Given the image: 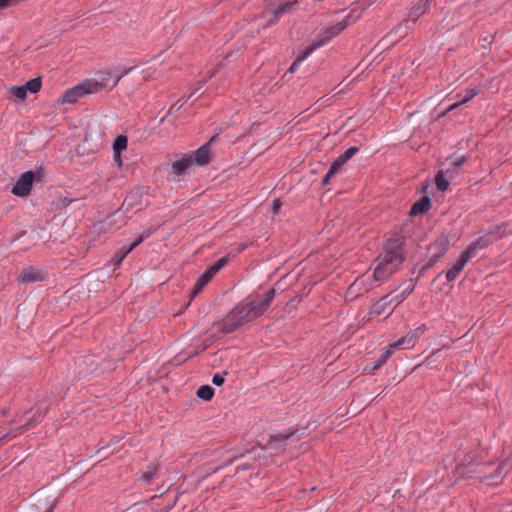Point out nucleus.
<instances>
[{"mask_svg": "<svg viewBox=\"0 0 512 512\" xmlns=\"http://www.w3.org/2000/svg\"><path fill=\"white\" fill-rule=\"evenodd\" d=\"M298 2L297 0L280 3L277 7H271L263 12V18H266V23L262 25V28H267L276 23L279 18L291 11L296 9Z\"/></svg>", "mask_w": 512, "mask_h": 512, "instance_id": "obj_6", "label": "nucleus"}, {"mask_svg": "<svg viewBox=\"0 0 512 512\" xmlns=\"http://www.w3.org/2000/svg\"><path fill=\"white\" fill-rule=\"evenodd\" d=\"M158 466L156 464H149L141 475V479L146 483H151L157 476Z\"/></svg>", "mask_w": 512, "mask_h": 512, "instance_id": "obj_23", "label": "nucleus"}, {"mask_svg": "<svg viewBox=\"0 0 512 512\" xmlns=\"http://www.w3.org/2000/svg\"><path fill=\"white\" fill-rule=\"evenodd\" d=\"M430 3L431 0H419V2L410 10L409 19L414 22L417 21L419 17L427 11Z\"/></svg>", "mask_w": 512, "mask_h": 512, "instance_id": "obj_18", "label": "nucleus"}, {"mask_svg": "<svg viewBox=\"0 0 512 512\" xmlns=\"http://www.w3.org/2000/svg\"><path fill=\"white\" fill-rule=\"evenodd\" d=\"M296 433H297V431H290L288 433L283 432V433H279L276 435H272V436H270L268 445L271 449H274V450L282 448L283 443H285L287 440L292 438Z\"/></svg>", "mask_w": 512, "mask_h": 512, "instance_id": "obj_17", "label": "nucleus"}, {"mask_svg": "<svg viewBox=\"0 0 512 512\" xmlns=\"http://www.w3.org/2000/svg\"><path fill=\"white\" fill-rule=\"evenodd\" d=\"M470 260L461 253L456 263L446 272V279L454 281Z\"/></svg>", "mask_w": 512, "mask_h": 512, "instance_id": "obj_14", "label": "nucleus"}, {"mask_svg": "<svg viewBox=\"0 0 512 512\" xmlns=\"http://www.w3.org/2000/svg\"><path fill=\"white\" fill-rule=\"evenodd\" d=\"M120 155H121V154H118V156H117V155L114 153V160H115L116 162H118L119 164H121V156H120Z\"/></svg>", "mask_w": 512, "mask_h": 512, "instance_id": "obj_43", "label": "nucleus"}, {"mask_svg": "<svg viewBox=\"0 0 512 512\" xmlns=\"http://www.w3.org/2000/svg\"><path fill=\"white\" fill-rule=\"evenodd\" d=\"M465 162H466V158L464 156H461V157L457 158L456 160L452 161L451 166L454 169H457L460 166H462Z\"/></svg>", "mask_w": 512, "mask_h": 512, "instance_id": "obj_39", "label": "nucleus"}, {"mask_svg": "<svg viewBox=\"0 0 512 512\" xmlns=\"http://www.w3.org/2000/svg\"><path fill=\"white\" fill-rule=\"evenodd\" d=\"M215 274L216 273H214L211 270V268H208L198 280H200L202 283L207 285L208 282L214 277Z\"/></svg>", "mask_w": 512, "mask_h": 512, "instance_id": "obj_35", "label": "nucleus"}, {"mask_svg": "<svg viewBox=\"0 0 512 512\" xmlns=\"http://www.w3.org/2000/svg\"><path fill=\"white\" fill-rule=\"evenodd\" d=\"M193 165V155L184 154L180 159L172 163V171L175 175H182L188 168Z\"/></svg>", "mask_w": 512, "mask_h": 512, "instance_id": "obj_13", "label": "nucleus"}, {"mask_svg": "<svg viewBox=\"0 0 512 512\" xmlns=\"http://www.w3.org/2000/svg\"><path fill=\"white\" fill-rule=\"evenodd\" d=\"M227 263V259L225 257L219 259L214 265H212L210 268L214 273H217L219 270H221Z\"/></svg>", "mask_w": 512, "mask_h": 512, "instance_id": "obj_36", "label": "nucleus"}, {"mask_svg": "<svg viewBox=\"0 0 512 512\" xmlns=\"http://www.w3.org/2000/svg\"><path fill=\"white\" fill-rule=\"evenodd\" d=\"M473 242L476 245V247H478L480 250H483L490 245V243L492 242V239L489 236V234L485 233L484 235L480 236L478 239H476Z\"/></svg>", "mask_w": 512, "mask_h": 512, "instance_id": "obj_32", "label": "nucleus"}, {"mask_svg": "<svg viewBox=\"0 0 512 512\" xmlns=\"http://www.w3.org/2000/svg\"><path fill=\"white\" fill-rule=\"evenodd\" d=\"M435 183L440 191H446L449 187V181L445 177V172L443 170H440L436 177H435Z\"/></svg>", "mask_w": 512, "mask_h": 512, "instance_id": "obj_29", "label": "nucleus"}, {"mask_svg": "<svg viewBox=\"0 0 512 512\" xmlns=\"http://www.w3.org/2000/svg\"><path fill=\"white\" fill-rule=\"evenodd\" d=\"M149 236V232H143L139 238H137L132 244H130L126 248H120L114 257L112 258V261L116 266H119L122 261L125 259V257L135 248L137 247L141 242H143L147 237Z\"/></svg>", "mask_w": 512, "mask_h": 512, "instance_id": "obj_12", "label": "nucleus"}, {"mask_svg": "<svg viewBox=\"0 0 512 512\" xmlns=\"http://www.w3.org/2000/svg\"><path fill=\"white\" fill-rule=\"evenodd\" d=\"M280 208H281L280 200L279 199L274 200L273 204H272V212L274 214H277L279 212Z\"/></svg>", "mask_w": 512, "mask_h": 512, "instance_id": "obj_40", "label": "nucleus"}, {"mask_svg": "<svg viewBox=\"0 0 512 512\" xmlns=\"http://www.w3.org/2000/svg\"><path fill=\"white\" fill-rule=\"evenodd\" d=\"M47 278L48 274L44 270L37 267L28 266L22 269L17 277V281L19 284H31L46 281Z\"/></svg>", "mask_w": 512, "mask_h": 512, "instance_id": "obj_8", "label": "nucleus"}, {"mask_svg": "<svg viewBox=\"0 0 512 512\" xmlns=\"http://www.w3.org/2000/svg\"><path fill=\"white\" fill-rule=\"evenodd\" d=\"M392 304V300H389V295L380 298L370 309L371 315L379 316L385 312L386 308Z\"/></svg>", "mask_w": 512, "mask_h": 512, "instance_id": "obj_21", "label": "nucleus"}, {"mask_svg": "<svg viewBox=\"0 0 512 512\" xmlns=\"http://www.w3.org/2000/svg\"><path fill=\"white\" fill-rule=\"evenodd\" d=\"M205 284L202 283L200 280H197L193 290H192V297H195L203 288Z\"/></svg>", "mask_w": 512, "mask_h": 512, "instance_id": "obj_38", "label": "nucleus"}, {"mask_svg": "<svg viewBox=\"0 0 512 512\" xmlns=\"http://www.w3.org/2000/svg\"><path fill=\"white\" fill-rule=\"evenodd\" d=\"M34 181V173L27 171L23 173L12 188V193L19 197H26L30 194Z\"/></svg>", "mask_w": 512, "mask_h": 512, "instance_id": "obj_10", "label": "nucleus"}, {"mask_svg": "<svg viewBox=\"0 0 512 512\" xmlns=\"http://www.w3.org/2000/svg\"><path fill=\"white\" fill-rule=\"evenodd\" d=\"M128 139L124 135H119L113 143V151L118 156L123 150L127 148Z\"/></svg>", "mask_w": 512, "mask_h": 512, "instance_id": "obj_25", "label": "nucleus"}, {"mask_svg": "<svg viewBox=\"0 0 512 512\" xmlns=\"http://www.w3.org/2000/svg\"><path fill=\"white\" fill-rule=\"evenodd\" d=\"M431 206V201L428 197H422L414 203L410 209V215H418L426 212Z\"/></svg>", "mask_w": 512, "mask_h": 512, "instance_id": "obj_19", "label": "nucleus"}, {"mask_svg": "<svg viewBox=\"0 0 512 512\" xmlns=\"http://www.w3.org/2000/svg\"><path fill=\"white\" fill-rule=\"evenodd\" d=\"M313 52V49L309 46L296 60L292 63L289 68L290 73H294L298 70L301 63Z\"/></svg>", "mask_w": 512, "mask_h": 512, "instance_id": "obj_24", "label": "nucleus"}, {"mask_svg": "<svg viewBox=\"0 0 512 512\" xmlns=\"http://www.w3.org/2000/svg\"><path fill=\"white\" fill-rule=\"evenodd\" d=\"M8 7L4 4V2L2 0H0V11L1 10H4V9H7Z\"/></svg>", "mask_w": 512, "mask_h": 512, "instance_id": "obj_44", "label": "nucleus"}, {"mask_svg": "<svg viewBox=\"0 0 512 512\" xmlns=\"http://www.w3.org/2000/svg\"><path fill=\"white\" fill-rule=\"evenodd\" d=\"M127 73H128V70H124L123 72H121V73H119V74H116V75H115V81H114L113 86H116V85H117V83L120 81V79H121L124 75H126Z\"/></svg>", "mask_w": 512, "mask_h": 512, "instance_id": "obj_42", "label": "nucleus"}, {"mask_svg": "<svg viewBox=\"0 0 512 512\" xmlns=\"http://www.w3.org/2000/svg\"><path fill=\"white\" fill-rule=\"evenodd\" d=\"M404 240L394 237L387 240L383 252L376 259L373 272L375 281H384L396 272L404 261Z\"/></svg>", "mask_w": 512, "mask_h": 512, "instance_id": "obj_2", "label": "nucleus"}, {"mask_svg": "<svg viewBox=\"0 0 512 512\" xmlns=\"http://www.w3.org/2000/svg\"><path fill=\"white\" fill-rule=\"evenodd\" d=\"M111 78L110 72H105L102 74L100 80L96 79H86L80 84L67 89L61 98V103H68L73 104L78 101L79 98L90 95L94 93L100 92L102 89H104L109 79Z\"/></svg>", "mask_w": 512, "mask_h": 512, "instance_id": "obj_4", "label": "nucleus"}, {"mask_svg": "<svg viewBox=\"0 0 512 512\" xmlns=\"http://www.w3.org/2000/svg\"><path fill=\"white\" fill-rule=\"evenodd\" d=\"M479 93V89L477 87H473V88H469L465 91V95L463 96L462 99H460L459 101H457L456 103L452 104L448 109L447 111H452L454 110L455 108H457L458 106L466 103V102H469L470 100H472L476 95H478Z\"/></svg>", "mask_w": 512, "mask_h": 512, "instance_id": "obj_22", "label": "nucleus"}, {"mask_svg": "<svg viewBox=\"0 0 512 512\" xmlns=\"http://www.w3.org/2000/svg\"><path fill=\"white\" fill-rule=\"evenodd\" d=\"M275 296V290L270 289L262 296L248 299L238 304L226 318L218 324L219 330L224 333H232L240 326L260 317L270 306Z\"/></svg>", "mask_w": 512, "mask_h": 512, "instance_id": "obj_1", "label": "nucleus"}, {"mask_svg": "<svg viewBox=\"0 0 512 512\" xmlns=\"http://www.w3.org/2000/svg\"><path fill=\"white\" fill-rule=\"evenodd\" d=\"M414 290V285L410 284L405 289L401 291L400 294L395 295L392 298H389V300H392V303H394V306H398L400 303H402L406 297Z\"/></svg>", "mask_w": 512, "mask_h": 512, "instance_id": "obj_26", "label": "nucleus"}, {"mask_svg": "<svg viewBox=\"0 0 512 512\" xmlns=\"http://www.w3.org/2000/svg\"><path fill=\"white\" fill-rule=\"evenodd\" d=\"M369 279V276L362 275L361 277H358L350 286V290H355L360 292L361 290L367 291L370 286H365L366 280Z\"/></svg>", "mask_w": 512, "mask_h": 512, "instance_id": "obj_30", "label": "nucleus"}, {"mask_svg": "<svg viewBox=\"0 0 512 512\" xmlns=\"http://www.w3.org/2000/svg\"><path fill=\"white\" fill-rule=\"evenodd\" d=\"M358 147H350L343 154H341L331 165V173H336L344 163L351 159L357 152Z\"/></svg>", "mask_w": 512, "mask_h": 512, "instance_id": "obj_16", "label": "nucleus"}, {"mask_svg": "<svg viewBox=\"0 0 512 512\" xmlns=\"http://www.w3.org/2000/svg\"><path fill=\"white\" fill-rule=\"evenodd\" d=\"M473 242L476 245V247H478L480 250H483L490 245V243L492 242V239L489 236V234L485 233L484 235L480 236L478 239H476Z\"/></svg>", "mask_w": 512, "mask_h": 512, "instance_id": "obj_31", "label": "nucleus"}, {"mask_svg": "<svg viewBox=\"0 0 512 512\" xmlns=\"http://www.w3.org/2000/svg\"><path fill=\"white\" fill-rule=\"evenodd\" d=\"M197 396L205 401H209L214 396V389L209 385H203L198 388Z\"/></svg>", "mask_w": 512, "mask_h": 512, "instance_id": "obj_27", "label": "nucleus"}, {"mask_svg": "<svg viewBox=\"0 0 512 512\" xmlns=\"http://www.w3.org/2000/svg\"><path fill=\"white\" fill-rule=\"evenodd\" d=\"M353 13H354V11H351L345 17V19L326 28L322 33H320L318 35L317 40L313 44L310 45V47L313 49V51L316 50L317 48L325 45L326 43H328L332 38H334L339 33H341L348 25H350L356 19L359 18V14L353 18Z\"/></svg>", "mask_w": 512, "mask_h": 512, "instance_id": "obj_5", "label": "nucleus"}, {"mask_svg": "<svg viewBox=\"0 0 512 512\" xmlns=\"http://www.w3.org/2000/svg\"><path fill=\"white\" fill-rule=\"evenodd\" d=\"M224 375L215 374L212 378V383L216 386H221L224 383Z\"/></svg>", "mask_w": 512, "mask_h": 512, "instance_id": "obj_37", "label": "nucleus"}, {"mask_svg": "<svg viewBox=\"0 0 512 512\" xmlns=\"http://www.w3.org/2000/svg\"><path fill=\"white\" fill-rule=\"evenodd\" d=\"M53 508H54V504H52V505L48 508V510H47L46 512H52V511H53Z\"/></svg>", "mask_w": 512, "mask_h": 512, "instance_id": "obj_45", "label": "nucleus"}, {"mask_svg": "<svg viewBox=\"0 0 512 512\" xmlns=\"http://www.w3.org/2000/svg\"><path fill=\"white\" fill-rule=\"evenodd\" d=\"M393 353H394L393 351H390V347L387 346L384 353L381 355V357L379 358L377 363L374 365L373 369H377V368L381 367L383 364H385L386 361L388 360V358L391 357V355Z\"/></svg>", "mask_w": 512, "mask_h": 512, "instance_id": "obj_33", "label": "nucleus"}, {"mask_svg": "<svg viewBox=\"0 0 512 512\" xmlns=\"http://www.w3.org/2000/svg\"><path fill=\"white\" fill-rule=\"evenodd\" d=\"M193 155V163H196L199 166L207 165L210 161L211 152L209 144L202 145L199 149L195 151Z\"/></svg>", "mask_w": 512, "mask_h": 512, "instance_id": "obj_15", "label": "nucleus"}, {"mask_svg": "<svg viewBox=\"0 0 512 512\" xmlns=\"http://www.w3.org/2000/svg\"><path fill=\"white\" fill-rule=\"evenodd\" d=\"M473 461L474 456L466 455L456 468L458 474L464 476L467 472L475 473L479 479L488 485L500 484L512 468V463L508 457L504 460H501L497 467L493 470V464L478 463L475 466H472Z\"/></svg>", "mask_w": 512, "mask_h": 512, "instance_id": "obj_3", "label": "nucleus"}, {"mask_svg": "<svg viewBox=\"0 0 512 512\" xmlns=\"http://www.w3.org/2000/svg\"><path fill=\"white\" fill-rule=\"evenodd\" d=\"M335 173H331V167L329 168L328 172L322 179V184L326 185L329 182V179L334 175Z\"/></svg>", "mask_w": 512, "mask_h": 512, "instance_id": "obj_41", "label": "nucleus"}, {"mask_svg": "<svg viewBox=\"0 0 512 512\" xmlns=\"http://www.w3.org/2000/svg\"><path fill=\"white\" fill-rule=\"evenodd\" d=\"M41 79L34 78L26 82L22 86H12L9 88V94L17 100H24L27 96V92L37 93L41 89Z\"/></svg>", "mask_w": 512, "mask_h": 512, "instance_id": "obj_9", "label": "nucleus"}, {"mask_svg": "<svg viewBox=\"0 0 512 512\" xmlns=\"http://www.w3.org/2000/svg\"><path fill=\"white\" fill-rule=\"evenodd\" d=\"M509 226H510L509 224H503V225H499V226H494V227L489 228L486 233L489 234V236L491 237L492 241L494 239H500V238L506 236L507 234H511L512 233V228L507 230V228Z\"/></svg>", "mask_w": 512, "mask_h": 512, "instance_id": "obj_20", "label": "nucleus"}, {"mask_svg": "<svg viewBox=\"0 0 512 512\" xmlns=\"http://www.w3.org/2000/svg\"><path fill=\"white\" fill-rule=\"evenodd\" d=\"M45 413H46V409L42 410L40 407H38L36 412L34 413V416L32 417V419L29 420L27 423H25L23 428L27 430V429L35 426L37 423H39L43 419Z\"/></svg>", "mask_w": 512, "mask_h": 512, "instance_id": "obj_28", "label": "nucleus"}, {"mask_svg": "<svg viewBox=\"0 0 512 512\" xmlns=\"http://www.w3.org/2000/svg\"><path fill=\"white\" fill-rule=\"evenodd\" d=\"M448 241L445 238L438 239L429 247L430 259L428 266L434 265L448 250Z\"/></svg>", "mask_w": 512, "mask_h": 512, "instance_id": "obj_11", "label": "nucleus"}, {"mask_svg": "<svg viewBox=\"0 0 512 512\" xmlns=\"http://www.w3.org/2000/svg\"><path fill=\"white\" fill-rule=\"evenodd\" d=\"M478 251H480V249L478 247H476V245L474 244V242H472L468 248L462 252V254H464L469 260H471L472 258H474Z\"/></svg>", "mask_w": 512, "mask_h": 512, "instance_id": "obj_34", "label": "nucleus"}, {"mask_svg": "<svg viewBox=\"0 0 512 512\" xmlns=\"http://www.w3.org/2000/svg\"><path fill=\"white\" fill-rule=\"evenodd\" d=\"M425 331V325H421L414 330H410L403 337L388 345L390 347V351L395 352L397 349L413 348L417 344L420 337L425 333Z\"/></svg>", "mask_w": 512, "mask_h": 512, "instance_id": "obj_7", "label": "nucleus"}]
</instances>
